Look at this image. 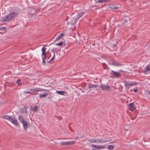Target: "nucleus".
<instances>
[{
	"mask_svg": "<svg viewBox=\"0 0 150 150\" xmlns=\"http://www.w3.org/2000/svg\"><path fill=\"white\" fill-rule=\"evenodd\" d=\"M18 14V12H11L3 17L1 19V21L2 22H4L11 21L16 18Z\"/></svg>",
	"mask_w": 150,
	"mask_h": 150,
	"instance_id": "f257e3e1",
	"label": "nucleus"
},
{
	"mask_svg": "<svg viewBox=\"0 0 150 150\" xmlns=\"http://www.w3.org/2000/svg\"><path fill=\"white\" fill-rule=\"evenodd\" d=\"M110 76L111 78H119L121 76V74L119 72L112 70L110 73Z\"/></svg>",
	"mask_w": 150,
	"mask_h": 150,
	"instance_id": "f03ea898",
	"label": "nucleus"
},
{
	"mask_svg": "<svg viewBox=\"0 0 150 150\" xmlns=\"http://www.w3.org/2000/svg\"><path fill=\"white\" fill-rule=\"evenodd\" d=\"M109 64L110 65L116 66H121L122 65L120 62L114 60L109 62Z\"/></svg>",
	"mask_w": 150,
	"mask_h": 150,
	"instance_id": "7ed1b4c3",
	"label": "nucleus"
},
{
	"mask_svg": "<svg viewBox=\"0 0 150 150\" xmlns=\"http://www.w3.org/2000/svg\"><path fill=\"white\" fill-rule=\"evenodd\" d=\"M124 84L126 88H129L131 86L136 85L137 84V83L136 82H133L131 83L127 81L124 82Z\"/></svg>",
	"mask_w": 150,
	"mask_h": 150,
	"instance_id": "20e7f679",
	"label": "nucleus"
},
{
	"mask_svg": "<svg viewBox=\"0 0 150 150\" xmlns=\"http://www.w3.org/2000/svg\"><path fill=\"white\" fill-rule=\"evenodd\" d=\"M47 91L45 89H43L40 88H33V91H26L25 93H30L33 92H38V91Z\"/></svg>",
	"mask_w": 150,
	"mask_h": 150,
	"instance_id": "39448f33",
	"label": "nucleus"
},
{
	"mask_svg": "<svg viewBox=\"0 0 150 150\" xmlns=\"http://www.w3.org/2000/svg\"><path fill=\"white\" fill-rule=\"evenodd\" d=\"M99 88L103 91H108L110 89V87L107 85H104L101 84L99 86Z\"/></svg>",
	"mask_w": 150,
	"mask_h": 150,
	"instance_id": "423d86ee",
	"label": "nucleus"
},
{
	"mask_svg": "<svg viewBox=\"0 0 150 150\" xmlns=\"http://www.w3.org/2000/svg\"><path fill=\"white\" fill-rule=\"evenodd\" d=\"M75 142L72 141L71 142H61L60 143L61 145L63 146L71 145L75 144Z\"/></svg>",
	"mask_w": 150,
	"mask_h": 150,
	"instance_id": "0eeeda50",
	"label": "nucleus"
},
{
	"mask_svg": "<svg viewBox=\"0 0 150 150\" xmlns=\"http://www.w3.org/2000/svg\"><path fill=\"white\" fill-rule=\"evenodd\" d=\"M56 93L60 95L65 96H66L68 94L67 93L66 91H56Z\"/></svg>",
	"mask_w": 150,
	"mask_h": 150,
	"instance_id": "6e6552de",
	"label": "nucleus"
},
{
	"mask_svg": "<svg viewBox=\"0 0 150 150\" xmlns=\"http://www.w3.org/2000/svg\"><path fill=\"white\" fill-rule=\"evenodd\" d=\"M96 141V143H102L109 142V140H100L98 139H97Z\"/></svg>",
	"mask_w": 150,
	"mask_h": 150,
	"instance_id": "1a4fd4ad",
	"label": "nucleus"
},
{
	"mask_svg": "<svg viewBox=\"0 0 150 150\" xmlns=\"http://www.w3.org/2000/svg\"><path fill=\"white\" fill-rule=\"evenodd\" d=\"M84 12H81L78 13L76 16V18L77 21H78L79 18H81L84 14Z\"/></svg>",
	"mask_w": 150,
	"mask_h": 150,
	"instance_id": "9d476101",
	"label": "nucleus"
},
{
	"mask_svg": "<svg viewBox=\"0 0 150 150\" xmlns=\"http://www.w3.org/2000/svg\"><path fill=\"white\" fill-rule=\"evenodd\" d=\"M23 124V126L24 129L25 130H27L28 126V123L26 121L24 122L23 123H22Z\"/></svg>",
	"mask_w": 150,
	"mask_h": 150,
	"instance_id": "9b49d317",
	"label": "nucleus"
},
{
	"mask_svg": "<svg viewBox=\"0 0 150 150\" xmlns=\"http://www.w3.org/2000/svg\"><path fill=\"white\" fill-rule=\"evenodd\" d=\"M10 121L14 125H18V123L17 120L15 118H11Z\"/></svg>",
	"mask_w": 150,
	"mask_h": 150,
	"instance_id": "f8f14e48",
	"label": "nucleus"
},
{
	"mask_svg": "<svg viewBox=\"0 0 150 150\" xmlns=\"http://www.w3.org/2000/svg\"><path fill=\"white\" fill-rule=\"evenodd\" d=\"M129 107L130 110L131 111H133L136 108L134 107L133 103H130L129 105Z\"/></svg>",
	"mask_w": 150,
	"mask_h": 150,
	"instance_id": "ddd939ff",
	"label": "nucleus"
},
{
	"mask_svg": "<svg viewBox=\"0 0 150 150\" xmlns=\"http://www.w3.org/2000/svg\"><path fill=\"white\" fill-rule=\"evenodd\" d=\"M149 71H150V66L149 65V64L145 68V70L144 72H147Z\"/></svg>",
	"mask_w": 150,
	"mask_h": 150,
	"instance_id": "4468645a",
	"label": "nucleus"
},
{
	"mask_svg": "<svg viewBox=\"0 0 150 150\" xmlns=\"http://www.w3.org/2000/svg\"><path fill=\"white\" fill-rule=\"evenodd\" d=\"M98 87V85L96 84H91V85H88V88H91L93 87V88H97Z\"/></svg>",
	"mask_w": 150,
	"mask_h": 150,
	"instance_id": "2eb2a0df",
	"label": "nucleus"
},
{
	"mask_svg": "<svg viewBox=\"0 0 150 150\" xmlns=\"http://www.w3.org/2000/svg\"><path fill=\"white\" fill-rule=\"evenodd\" d=\"M28 11L29 12V13L32 15L34 14L35 12V10L32 8L29 9Z\"/></svg>",
	"mask_w": 150,
	"mask_h": 150,
	"instance_id": "dca6fc26",
	"label": "nucleus"
},
{
	"mask_svg": "<svg viewBox=\"0 0 150 150\" xmlns=\"http://www.w3.org/2000/svg\"><path fill=\"white\" fill-rule=\"evenodd\" d=\"M13 116H9L4 115L3 116V118L9 121H10L11 118Z\"/></svg>",
	"mask_w": 150,
	"mask_h": 150,
	"instance_id": "f3484780",
	"label": "nucleus"
},
{
	"mask_svg": "<svg viewBox=\"0 0 150 150\" xmlns=\"http://www.w3.org/2000/svg\"><path fill=\"white\" fill-rule=\"evenodd\" d=\"M109 7L111 9H118L119 8V7H118V6H115V5L112 4V5H110L109 6Z\"/></svg>",
	"mask_w": 150,
	"mask_h": 150,
	"instance_id": "a211bd4d",
	"label": "nucleus"
},
{
	"mask_svg": "<svg viewBox=\"0 0 150 150\" xmlns=\"http://www.w3.org/2000/svg\"><path fill=\"white\" fill-rule=\"evenodd\" d=\"M64 35V34L63 33H61V34L59 35L58 37L56 38V40L54 41V42L58 40H59L61 39L62 38V36H63Z\"/></svg>",
	"mask_w": 150,
	"mask_h": 150,
	"instance_id": "6ab92c4d",
	"label": "nucleus"
},
{
	"mask_svg": "<svg viewBox=\"0 0 150 150\" xmlns=\"http://www.w3.org/2000/svg\"><path fill=\"white\" fill-rule=\"evenodd\" d=\"M18 118L19 120L21 121L22 124L23 123V122H24L25 121L24 120V119L21 116H19L18 117Z\"/></svg>",
	"mask_w": 150,
	"mask_h": 150,
	"instance_id": "aec40b11",
	"label": "nucleus"
},
{
	"mask_svg": "<svg viewBox=\"0 0 150 150\" xmlns=\"http://www.w3.org/2000/svg\"><path fill=\"white\" fill-rule=\"evenodd\" d=\"M45 49V47H43L42 48V55L44 56H45V55L46 56V53H45L46 51Z\"/></svg>",
	"mask_w": 150,
	"mask_h": 150,
	"instance_id": "412c9836",
	"label": "nucleus"
},
{
	"mask_svg": "<svg viewBox=\"0 0 150 150\" xmlns=\"http://www.w3.org/2000/svg\"><path fill=\"white\" fill-rule=\"evenodd\" d=\"M77 21L76 18L73 19V20L70 22L71 24L72 25H74L76 24V21Z\"/></svg>",
	"mask_w": 150,
	"mask_h": 150,
	"instance_id": "4be33fe9",
	"label": "nucleus"
},
{
	"mask_svg": "<svg viewBox=\"0 0 150 150\" xmlns=\"http://www.w3.org/2000/svg\"><path fill=\"white\" fill-rule=\"evenodd\" d=\"M51 52H52L54 53V56L48 62V63H50V62L52 60L54 59L55 57V51L54 49H52L51 50Z\"/></svg>",
	"mask_w": 150,
	"mask_h": 150,
	"instance_id": "5701e85b",
	"label": "nucleus"
},
{
	"mask_svg": "<svg viewBox=\"0 0 150 150\" xmlns=\"http://www.w3.org/2000/svg\"><path fill=\"white\" fill-rule=\"evenodd\" d=\"M108 149L110 150H112L115 146V145H108Z\"/></svg>",
	"mask_w": 150,
	"mask_h": 150,
	"instance_id": "b1692460",
	"label": "nucleus"
},
{
	"mask_svg": "<svg viewBox=\"0 0 150 150\" xmlns=\"http://www.w3.org/2000/svg\"><path fill=\"white\" fill-rule=\"evenodd\" d=\"M48 95L47 93H44L43 94H40L39 96L40 98H45Z\"/></svg>",
	"mask_w": 150,
	"mask_h": 150,
	"instance_id": "393cba45",
	"label": "nucleus"
},
{
	"mask_svg": "<svg viewBox=\"0 0 150 150\" xmlns=\"http://www.w3.org/2000/svg\"><path fill=\"white\" fill-rule=\"evenodd\" d=\"M95 88L93 87L91 88H90L89 90L88 91V92H90L91 93H93L95 91Z\"/></svg>",
	"mask_w": 150,
	"mask_h": 150,
	"instance_id": "a878e982",
	"label": "nucleus"
},
{
	"mask_svg": "<svg viewBox=\"0 0 150 150\" xmlns=\"http://www.w3.org/2000/svg\"><path fill=\"white\" fill-rule=\"evenodd\" d=\"M38 107L37 106H35L33 108L31 109L34 112H36L37 110Z\"/></svg>",
	"mask_w": 150,
	"mask_h": 150,
	"instance_id": "bb28decb",
	"label": "nucleus"
},
{
	"mask_svg": "<svg viewBox=\"0 0 150 150\" xmlns=\"http://www.w3.org/2000/svg\"><path fill=\"white\" fill-rule=\"evenodd\" d=\"M21 80L20 79H18L17 80L16 83L17 84L18 86H21L22 84V83L21 82Z\"/></svg>",
	"mask_w": 150,
	"mask_h": 150,
	"instance_id": "cd10ccee",
	"label": "nucleus"
},
{
	"mask_svg": "<svg viewBox=\"0 0 150 150\" xmlns=\"http://www.w3.org/2000/svg\"><path fill=\"white\" fill-rule=\"evenodd\" d=\"M46 58V57L45 55V56H44L43 57H42V63L44 64V65H45V63H46V62L45 61V59Z\"/></svg>",
	"mask_w": 150,
	"mask_h": 150,
	"instance_id": "c85d7f7f",
	"label": "nucleus"
},
{
	"mask_svg": "<svg viewBox=\"0 0 150 150\" xmlns=\"http://www.w3.org/2000/svg\"><path fill=\"white\" fill-rule=\"evenodd\" d=\"M88 141L90 142L93 143H96V140L93 139H89L88 140Z\"/></svg>",
	"mask_w": 150,
	"mask_h": 150,
	"instance_id": "c756f323",
	"label": "nucleus"
},
{
	"mask_svg": "<svg viewBox=\"0 0 150 150\" xmlns=\"http://www.w3.org/2000/svg\"><path fill=\"white\" fill-rule=\"evenodd\" d=\"M97 148L99 149H104L105 148V146L104 145H98Z\"/></svg>",
	"mask_w": 150,
	"mask_h": 150,
	"instance_id": "7c9ffc66",
	"label": "nucleus"
},
{
	"mask_svg": "<svg viewBox=\"0 0 150 150\" xmlns=\"http://www.w3.org/2000/svg\"><path fill=\"white\" fill-rule=\"evenodd\" d=\"M109 0H98V2L99 3H102L104 2H106L108 1Z\"/></svg>",
	"mask_w": 150,
	"mask_h": 150,
	"instance_id": "2f4dec72",
	"label": "nucleus"
},
{
	"mask_svg": "<svg viewBox=\"0 0 150 150\" xmlns=\"http://www.w3.org/2000/svg\"><path fill=\"white\" fill-rule=\"evenodd\" d=\"M6 30V27H0V30L2 31H5Z\"/></svg>",
	"mask_w": 150,
	"mask_h": 150,
	"instance_id": "473e14b6",
	"label": "nucleus"
},
{
	"mask_svg": "<svg viewBox=\"0 0 150 150\" xmlns=\"http://www.w3.org/2000/svg\"><path fill=\"white\" fill-rule=\"evenodd\" d=\"M63 42L62 41L56 44V45L58 46H61L63 44Z\"/></svg>",
	"mask_w": 150,
	"mask_h": 150,
	"instance_id": "72a5a7b5",
	"label": "nucleus"
},
{
	"mask_svg": "<svg viewBox=\"0 0 150 150\" xmlns=\"http://www.w3.org/2000/svg\"><path fill=\"white\" fill-rule=\"evenodd\" d=\"M91 146L93 147H94V148H97V146H96V145H94V144H92L91 145Z\"/></svg>",
	"mask_w": 150,
	"mask_h": 150,
	"instance_id": "f704fd0d",
	"label": "nucleus"
},
{
	"mask_svg": "<svg viewBox=\"0 0 150 150\" xmlns=\"http://www.w3.org/2000/svg\"><path fill=\"white\" fill-rule=\"evenodd\" d=\"M138 91V90L137 89H134V92H137Z\"/></svg>",
	"mask_w": 150,
	"mask_h": 150,
	"instance_id": "c9c22d12",
	"label": "nucleus"
},
{
	"mask_svg": "<svg viewBox=\"0 0 150 150\" xmlns=\"http://www.w3.org/2000/svg\"><path fill=\"white\" fill-rule=\"evenodd\" d=\"M64 43L65 45H66L67 43V41H64Z\"/></svg>",
	"mask_w": 150,
	"mask_h": 150,
	"instance_id": "e433bc0d",
	"label": "nucleus"
},
{
	"mask_svg": "<svg viewBox=\"0 0 150 150\" xmlns=\"http://www.w3.org/2000/svg\"><path fill=\"white\" fill-rule=\"evenodd\" d=\"M119 71L120 72H123L124 71H123V70H122L120 69V70H119Z\"/></svg>",
	"mask_w": 150,
	"mask_h": 150,
	"instance_id": "4c0bfd02",
	"label": "nucleus"
},
{
	"mask_svg": "<svg viewBox=\"0 0 150 150\" xmlns=\"http://www.w3.org/2000/svg\"><path fill=\"white\" fill-rule=\"evenodd\" d=\"M6 30L5 31H4L3 32H2V31H1V32H0V33H4L6 32Z\"/></svg>",
	"mask_w": 150,
	"mask_h": 150,
	"instance_id": "58836bf2",
	"label": "nucleus"
},
{
	"mask_svg": "<svg viewBox=\"0 0 150 150\" xmlns=\"http://www.w3.org/2000/svg\"><path fill=\"white\" fill-rule=\"evenodd\" d=\"M147 93L149 94H150V91L149 90H148L147 91Z\"/></svg>",
	"mask_w": 150,
	"mask_h": 150,
	"instance_id": "ea45409f",
	"label": "nucleus"
},
{
	"mask_svg": "<svg viewBox=\"0 0 150 150\" xmlns=\"http://www.w3.org/2000/svg\"><path fill=\"white\" fill-rule=\"evenodd\" d=\"M24 108H25V113H27V109L25 108V107H24Z\"/></svg>",
	"mask_w": 150,
	"mask_h": 150,
	"instance_id": "a19ab883",
	"label": "nucleus"
},
{
	"mask_svg": "<svg viewBox=\"0 0 150 150\" xmlns=\"http://www.w3.org/2000/svg\"><path fill=\"white\" fill-rule=\"evenodd\" d=\"M116 45H117V44H114L113 45V47H115L116 46Z\"/></svg>",
	"mask_w": 150,
	"mask_h": 150,
	"instance_id": "79ce46f5",
	"label": "nucleus"
},
{
	"mask_svg": "<svg viewBox=\"0 0 150 150\" xmlns=\"http://www.w3.org/2000/svg\"><path fill=\"white\" fill-rule=\"evenodd\" d=\"M30 90H31V91H33V89H30Z\"/></svg>",
	"mask_w": 150,
	"mask_h": 150,
	"instance_id": "37998d69",
	"label": "nucleus"
},
{
	"mask_svg": "<svg viewBox=\"0 0 150 150\" xmlns=\"http://www.w3.org/2000/svg\"><path fill=\"white\" fill-rule=\"evenodd\" d=\"M70 45V44H69V43H68V45L67 46H69V45Z\"/></svg>",
	"mask_w": 150,
	"mask_h": 150,
	"instance_id": "c03bdc74",
	"label": "nucleus"
},
{
	"mask_svg": "<svg viewBox=\"0 0 150 150\" xmlns=\"http://www.w3.org/2000/svg\"><path fill=\"white\" fill-rule=\"evenodd\" d=\"M1 104V102L0 101V105Z\"/></svg>",
	"mask_w": 150,
	"mask_h": 150,
	"instance_id": "a18cd8bd",
	"label": "nucleus"
},
{
	"mask_svg": "<svg viewBox=\"0 0 150 150\" xmlns=\"http://www.w3.org/2000/svg\"><path fill=\"white\" fill-rule=\"evenodd\" d=\"M149 47L150 48V45H149Z\"/></svg>",
	"mask_w": 150,
	"mask_h": 150,
	"instance_id": "49530a36",
	"label": "nucleus"
},
{
	"mask_svg": "<svg viewBox=\"0 0 150 150\" xmlns=\"http://www.w3.org/2000/svg\"><path fill=\"white\" fill-rule=\"evenodd\" d=\"M66 139L65 138H63L62 139Z\"/></svg>",
	"mask_w": 150,
	"mask_h": 150,
	"instance_id": "de8ad7c7",
	"label": "nucleus"
},
{
	"mask_svg": "<svg viewBox=\"0 0 150 150\" xmlns=\"http://www.w3.org/2000/svg\"><path fill=\"white\" fill-rule=\"evenodd\" d=\"M126 22H127V21H125Z\"/></svg>",
	"mask_w": 150,
	"mask_h": 150,
	"instance_id": "09e8293b",
	"label": "nucleus"
},
{
	"mask_svg": "<svg viewBox=\"0 0 150 150\" xmlns=\"http://www.w3.org/2000/svg\"><path fill=\"white\" fill-rule=\"evenodd\" d=\"M103 64H105L103 63Z\"/></svg>",
	"mask_w": 150,
	"mask_h": 150,
	"instance_id": "8fccbe9b",
	"label": "nucleus"
}]
</instances>
